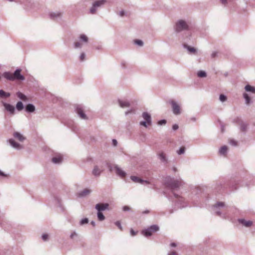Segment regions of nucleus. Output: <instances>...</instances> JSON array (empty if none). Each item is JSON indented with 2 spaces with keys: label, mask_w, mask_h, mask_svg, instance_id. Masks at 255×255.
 I'll return each mask as SVG.
<instances>
[{
  "label": "nucleus",
  "mask_w": 255,
  "mask_h": 255,
  "mask_svg": "<svg viewBox=\"0 0 255 255\" xmlns=\"http://www.w3.org/2000/svg\"><path fill=\"white\" fill-rule=\"evenodd\" d=\"M164 183L166 186L169 188L174 197L176 198L175 200V205L178 208H182L186 206V203L184 201V199L175 193V191L178 190L184 184V181L180 178L174 179V178L168 176L165 178Z\"/></svg>",
  "instance_id": "f257e3e1"
},
{
  "label": "nucleus",
  "mask_w": 255,
  "mask_h": 255,
  "mask_svg": "<svg viewBox=\"0 0 255 255\" xmlns=\"http://www.w3.org/2000/svg\"><path fill=\"white\" fill-rule=\"evenodd\" d=\"M174 28L176 32L188 30L189 28V22L183 19L178 20L175 23Z\"/></svg>",
  "instance_id": "f03ea898"
},
{
  "label": "nucleus",
  "mask_w": 255,
  "mask_h": 255,
  "mask_svg": "<svg viewBox=\"0 0 255 255\" xmlns=\"http://www.w3.org/2000/svg\"><path fill=\"white\" fill-rule=\"evenodd\" d=\"M106 0H98L93 2L92 5L90 9V13L94 14L96 13L97 10L103 6L106 3Z\"/></svg>",
  "instance_id": "7ed1b4c3"
},
{
  "label": "nucleus",
  "mask_w": 255,
  "mask_h": 255,
  "mask_svg": "<svg viewBox=\"0 0 255 255\" xmlns=\"http://www.w3.org/2000/svg\"><path fill=\"white\" fill-rule=\"evenodd\" d=\"M158 230V226L156 225H151L147 229L142 230L141 233L144 236L148 237L151 236L153 233L157 231Z\"/></svg>",
  "instance_id": "20e7f679"
},
{
  "label": "nucleus",
  "mask_w": 255,
  "mask_h": 255,
  "mask_svg": "<svg viewBox=\"0 0 255 255\" xmlns=\"http://www.w3.org/2000/svg\"><path fill=\"white\" fill-rule=\"evenodd\" d=\"M169 103L171 105L172 112L175 115H179L181 113L180 105L177 102L170 100Z\"/></svg>",
  "instance_id": "39448f33"
},
{
  "label": "nucleus",
  "mask_w": 255,
  "mask_h": 255,
  "mask_svg": "<svg viewBox=\"0 0 255 255\" xmlns=\"http://www.w3.org/2000/svg\"><path fill=\"white\" fill-rule=\"evenodd\" d=\"M224 207H225V204L224 202H217L214 205H213V206L212 207V209L216 215L223 217H224V216L222 215V213H221V212L220 211V209L221 208H223Z\"/></svg>",
  "instance_id": "423d86ee"
},
{
  "label": "nucleus",
  "mask_w": 255,
  "mask_h": 255,
  "mask_svg": "<svg viewBox=\"0 0 255 255\" xmlns=\"http://www.w3.org/2000/svg\"><path fill=\"white\" fill-rule=\"evenodd\" d=\"M76 111L78 116L83 120L88 119L86 115L84 112V108L82 105H77L76 106Z\"/></svg>",
  "instance_id": "0eeeda50"
},
{
  "label": "nucleus",
  "mask_w": 255,
  "mask_h": 255,
  "mask_svg": "<svg viewBox=\"0 0 255 255\" xmlns=\"http://www.w3.org/2000/svg\"><path fill=\"white\" fill-rule=\"evenodd\" d=\"M1 103L4 107L5 110L9 112L10 115H13L14 114L15 108L13 106L4 102H2Z\"/></svg>",
  "instance_id": "6e6552de"
},
{
  "label": "nucleus",
  "mask_w": 255,
  "mask_h": 255,
  "mask_svg": "<svg viewBox=\"0 0 255 255\" xmlns=\"http://www.w3.org/2000/svg\"><path fill=\"white\" fill-rule=\"evenodd\" d=\"M8 142L12 147L16 149L19 150L23 148V146L22 145L17 143L12 138L9 139L8 140Z\"/></svg>",
  "instance_id": "1a4fd4ad"
},
{
  "label": "nucleus",
  "mask_w": 255,
  "mask_h": 255,
  "mask_svg": "<svg viewBox=\"0 0 255 255\" xmlns=\"http://www.w3.org/2000/svg\"><path fill=\"white\" fill-rule=\"evenodd\" d=\"M109 204L108 203H99L95 206V209L98 211L102 212L109 210Z\"/></svg>",
  "instance_id": "9d476101"
},
{
  "label": "nucleus",
  "mask_w": 255,
  "mask_h": 255,
  "mask_svg": "<svg viewBox=\"0 0 255 255\" xmlns=\"http://www.w3.org/2000/svg\"><path fill=\"white\" fill-rule=\"evenodd\" d=\"M103 171L104 168L103 166L99 167L98 165H95L92 170V174L95 176H99Z\"/></svg>",
  "instance_id": "9b49d317"
},
{
  "label": "nucleus",
  "mask_w": 255,
  "mask_h": 255,
  "mask_svg": "<svg viewBox=\"0 0 255 255\" xmlns=\"http://www.w3.org/2000/svg\"><path fill=\"white\" fill-rule=\"evenodd\" d=\"M49 15L51 19L53 20H56L59 18H61L62 15V12L59 11L50 12L49 14Z\"/></svg>",
  "instance_id": "f8f14e48"
},
{
  "label": "nucleus",
  "mask_w": 255,
  "mask_h": 255,
  "mask_svg": "<svg viewBox=\"0 0 255 255\" xmlns=\"http://www.w3.org/2000/svg\"><path fill=\"white\" fill-rule=\"evenodd\" d=\"M21 70L16 69L13 74V81L15 79L23 81L25 79L24 77L20 74Z\"/></svg>",
  "instance_id": "ddd939ff"
},
{
  "label": "nucleus",
  "mask_w": 255,
  "mask_h": 255,
  "mask_svg": "<svg viewBox=\"0 0 255 255\" xmlns=\"http://www.w3.org/2000/svg\"><path fill=\"white\" fill-rule=\"evenodd\" d=\"M158 159L164 164H166L168 163V158L166 154L163 151L160 152L158 154Z\"/></svg>",
  "instance_id": "4468645a"
},
{
  "label": "nucleus",
  "mask_w": 255,
  "mask_h": 255,
  "mask_svg": "<svg viewBox=\"0 0 255 255\" xmlns=\"http://www.w3.org/2000/svg\"><path fill=\"white\" fill-rule=\"evenodd\" d=\"M238 222L240 224L247 228L251 227L253 224L252 221H247L244 219H239Z\"/></svg>",
  "instance_id": "2eb2a0df"
},
{
  "label": "nucleus",
  "mask_w": 255,
  "mask_h": 255,
  "mask_svg": "<svg viewBox=\"0 0 255 255\" xmlns=\"http://www.w3.org/2000/svg\"><path fill=\"white\" fill-rule=\"evenodd\" d=\"M114 168L116 170V173L119 176L122 178L125 177L127 173L124 170H123L120 167H119L117 165H115Z\"/></svg>",
  "instance_id": "dca6fc26"
},
{
  "label": "nucleus",
  "mask_w": 255,
  "mask_h": 255,
  "mask_svg": "<svg viewBox=\"0 0 255 255\" xmlns=\"http://www.w3.org/2000/svg\"><path fill=\"white\" fill-rule=\"evenodd\" d=\"M52 202L57 207H61V200L58 196H54L51 199Z\"/></svg>",
  "instance_id": "f3484780"
},
{
  "label": "nucleus",
  "mask_w": 255,
  "mask_h": 255,
  "mask_svg": "<svg viewBox=\"0 0 255 255\" xmlns=\"http://www.w3.org/2000/svg\"><path fill=\"white\" fill-rule=\"evenodd\" d=\"M13 136L15 138L18 140L20 142L23 141L26 139L25 136L17 131L14 132L13 133Z\"/></svg>",
  "instance_id": "a211bd4d"
},
{
  "label": "nucleus",
  "mask_w": 255,
  "mask_h": 255,
  "mask_svg": "<svg viewBox=\"0 0 255 255\" xmlns=\"http://www.w3.org/2000/svg\"><path fill=\"white\" fill-rule=\"evenodd\" d=\"M142 117L145 120V121L148 123V125H151L152 120L151 115L146 112H144L142 114Z\"/></svg>",
  "instance_id": "6ab92c4d"
},
{
  "label": "nucleus",
  "mask_w": 255,
  "mask_h": 255,
  "mask_svg": "<svg viewBox=\"0 0 255 255\" xmlns=\"http://www.w3.org/2000/svg\"><path fill=\"white\" fill-rule=\"evenodd\" d=\"M62 156L60 154L57 155L52 158V161L54 163L60 164L62 161Z\"/></svg>",
  "instance_id": "aec40b11"
},
{
  "label": "nucleus",
  "mask_w": 255,
  "mask_h": 255,
  "mask_svg": "<svg viewBox=\"0 0 255 255\" xmlns=\"http://www.w3.org/2000/svg\"><path fill=\"white\" fill-rule=\"evenodd\" d=\"M183 47L185 49H186L188 50L189 54H195L196 53V49L192 47H191L190 46H188L187 44H183Z\"/></svg>",
  "instance_id": "412c9836"
},
{
  "label": "nucleus",
  "mask_w": 255,
  "mask_h": 255,
  "mask_svg": "<svg viewBox=\"0 0 255 255\" xmlns=\"http://www.w3.org/2000/svg\"><path fill=\"white\" fill-rule=\"evenodd\" d=\"M35 110V107L32 104H28L25 107V111L27 113H33Z\"/></svg>",
  "instance_id": "4be33fe9"
},
{
  "label": "nucleus",
  "mask_w": 255,
  "mask_h": 255,
  "mask_svg": "<svg viewBox=\"0 0 255 255\" xmlns=\"http://www.w3.org/2000/svg\"><path fill=\"white\" fill-rule=\"evenodd\" d=\"M2 76L9 81H13V74L9 72H5L2 74Z\"/></svg>",
  "instance_id": "5701e85b"
},
{
  "label": "nucleus",
  "mask_w": 255,
  "mask_h": 255,
  "mask_svg": "<svg viewBox=\"0 0 255 255\" xmlns=\"http://www.w3.org/2000/svg\"><path fill=\"white\" fill-rule=\"evenodd\" d=\"M91 190L89 189H84L83 190L79 193V196L82 197H85L87 195L90 194L91 193Z\"/></svg>",
  "instance_id": "b1692460"
},
{
  "label": "nucleus",
  "mask_w": 255,
  "mask_h": 255,
  "mask_svg": "<svg viewBox=\"0 0 255 255\" xmlns=\"http://www.w3.org/2000/svg\"><path fill=\"white\" fill-rule=\"evenodd\" d=\"M118 102L121 108H125L129 107L130 106V103L128 101H123L119 100Z\"/></svg>",
  "instance_id": "393cba45"
},
{
  "label": "nucleus",
  "mask_w": 255,
  "mask_h": 255,
  "mask_svg": "<svg viewBox=\"0 0 255 255\" xmlns=\"http://www.w3.org/2000/svg\"><path fill=\"white\" fill-rule=\"evenodd\" d=\"M245 90L248 92H250L252 94H255V87L252 86L250 85H247L245 87Z\"/></svg>",
  "instance_id": "a878e982"
},
{
  "label": "nucleus",
  "mask_w": 255,
  "mask_h": 255,
  "mask_svg": "<svg viewBox=\"0 0 255 255\" xmlns=\"http://www.w3.org/2000/svg\"><path fill=\"white\" fill-rule=\"evenodd\" d=\"M131 180L135 183H139L141 184H143V180L135 176H131Z\"/></svg>",
  "instance_id": "bb28decb"
},
{
  "label": "nucleus",
  "mask_w": 255,
  "mask_h": 255,
  "mask_svg": "<svg viewBox=\"0 0 255 255\" xmlns=\"http://www.w3.org/2000/svg\"><path fill=\"white\" fill-rule=\"evenodd\" d=\"M88 37L85 34H81L79 36V41L83 43H87L88 42Z\"/></svg>",
  "instance_id": "cd10ccee"
},
{
  "label": "nucleus",
  "mask_w": 255,
  "mask_h": 255,
  "mask_svg": "<svg viewBox=\"0 0 255 255\" xmlns=\"http://www.w3.org/2000/svg\"><path fill=\"white\" fill-rule=\"evenodd\" d=\"M243 97L245 100V103L247 105H249L252 103L251 99L248 94L247 93H243Z\"/></svg>",
  "instance_id": "c85d7f7f"
},
{
  "label": "nucleus",
  "mask_w": 255,
  "mask_h": 255,
  "mask_svg": "<svg viewBox=\"0 0 255 255\" xmlns=\"http://www.w3.org/2000/svg\"><path fill=\"white\" fill-rule=\"evenodd\" d=\"M16 95L18 98H19L20 100H22L24 102H26L28 100L27 97L20 92H18L16 93Z\"/></svg>",
  "instance_id": "c756f323"
},
{
  "label": "nucleus",
  "mask_w": 255,
  "mask_h": 255,
  "mask_svg": "<svg viewBox=\"0 0 255 255\" xmlns=\"http://www.w3.org/2000/svg\"><path fill=\"white\" fill-rule=\"evenodd\" d=\"M228 148L226 145L222 146L219 151L220 154L221 155H225L227 152Z\"/></svg>",
  "instance_id": "7c9ffc66"
},
{
  "label": "nucleus",
  "mask_w": 255,
  "mask_h": 255,
  "mask_svg": "<svg viewBox=\"0 0 255 255\" xmlns=\"http://www.w3.org/2000/svg\"><path fill=\"white\" fill-rule=\"evenodd\" d=\"M10 94L9 93H6L2 90H0V98H7L10 96Z\"/></svg>",
  "instance_id": "2f4dec72"
},
{
  "label": "nucleus",
  "mask_w": 255,
  "mask_h": 255,
  "mask_svg": "<svg viewBox=\"0 0 255 255\" xmlns=\"http://www.w3.org/2000/svg\"><path fill=\"white\" fill-rule=\"evenodd\" d=\"M16 108L17 111H21L24 108L23 105L21 101H19L17 103L16 105Z\"/></svg>",
  "instance_id": "473e14b6"
},
{
  "label": "nucleus",
  "mask_w": 255,
  "mask_h": 255,
  "mask_svg": "<svg viewBox=\"0 0 255 255\" xmlns=\"http://www.w3.org/2000/svg\"><path fill=\"white\" fill-rule=\"evenodd\" d=\"M97 217L100 221H104L105 219V217L102 212L98 211Z\"/></svg>",
  "instance_id": "72a5a7b5"
},
{
  "label": "nucleus",
  "mask_w": 255,
  "mask_h": 255,
  "mask_svg": "<svg viewBox=\"0 0 255 255\" xmlns=\"http://www.w3.org/2000/svg\"><path fill=\"white\" fill-rule=\"evenodd\" d=\"M83 46V43L79 41L75 42L74 43V47L75 48H82Z\"/></svg>",
  "instance_id": "f704fd0d"
},
{
  "label": "nucleus",
  "mask_w": 255,
  "mask_h": 255,
  "mask_svg": "<svg viewBox=\"0 0 255 255\" xmlns=\"http://www.w3.org/2000/svg\"><path fill=\"white\" fill-rule=\"evenodd\" d=\"M197 76L199 77H206L207 74L204 71H199L197 73Z\"/></svg>",
  "instance_id": "c9c22d12"
},
{
  "label": "nucleus",
  "mask_w": 255,
  "mask_h": 255,
  "mask_svg": "<svg viewBox=\"0 0 255 255\" xmlns=\"http://www.w3.org/2000/svg\"><path fill=\"white\" fill-rule=\"evenodd\" d=\"M135 44L139 46H142L143 45V42L142 40L139 39H135L133 41Z\"/></svg>",
  "instance_id": "e433bc0d"
},
{
  "label": "nucleus",
  "mask_w": 255,
  "mask_h": 255,
  "mask_svg": "<svg viewBox=\"0 0 255 255\" xmlns=\"http://www.w3.org/2000/svg\"><path fill=\"white\" fill-rule=\"evenodd\" d=\"M247 129V125L244 123H242L241 124V130L242 131H246Z\"/></svg>",
  "instance_id": "4c0bfd02"
},
{
  "label": "nucleus",
  "mask_w": 255,
  "mask_h": 255,
  "mask_svg": "<svg viewBox=\"0 0 255 255\" xmlns=\"http://www.w3.org/2000/svg\"><path fill=\"white\" fill-rule=\"evenodd\" d=\"M139 125L142 126L144 127L145 128H147L148 126H151V125H148V123L146 121H141L139 122Z\"/></svg>",
  "instance_id": "58836bf2"
},
{
  "label": "nucleus",
  "mask_w": 255,
  "mask_h": 255,
  "mask_svg": "<svg viewBox=\"0 0 255 255\" xmlns=\"http://www.w3.org/2000/svg\"><path fill=\"white\" fill-rule=\"evenodd\" d=\"M227 97L225 95H224L223 94H221L220 95L219 100L221 102H224L227 100Z\"/></svg>",
  "instance_id": "ea45409f"
},
{
  "label": "nucleus",
  "mask_w": 255,
  "mask_h": 255,
  "mask_svg": "<svg viewBox=\"0 0 255 255\" xmlns=\"http://www.w3.org/2000/svg\"><path fill=\"white\" fill-rule=\"evenodd\" d=\"M185 152V147H182L180 148V149L177 151V153L179 155L184 154Z\"/></svg>",
  "instance_id": "a19ab883"
},
{
  "label": "nucleus",
  "mask_w": 255,
  "mask_h": 255,
  "mask_svg": "<svg viewBox=\"0 0 255 255\" xmlns=\"http://www.w3.org/2000/svg\"><path fill=\"white\" fill-rule=\"evenodd\" d=\"M89 222V220L88 218H84L82 219L80 222V225H83L85 224H87Z\"/></svg>",
  "instance_id": "79ce46f5"
},
{
  "label": "nucleus",
  "mask_w": 255,
  "mask_h": 255,
  "mask_svg": "<svg viewBox=\"0 0 255 255\" xmlns=\"http://www.w3.org/2000/svg\"><path fill=\"white\" fill-rule=\"evenodd\" d=\"M41 238L43 241H47L48 240V235L46 234H43L41 236Z\"/></svg>",
  "instance_id": "37998d69"
},
{
  "label": "nucleus",
  "mask_w": 255,
  "mask_h": 255,
  "mask_svg": "<svg viewBox=\"0 0 255 255\" xmlns=\"http://www.w3.org/2000/svg\"><path fill=\"white\" fill-rule=\"evenodd\" d=\"M85 57H86L85 53L84 52L81 53L80 55V61H84L85 59Z\"/></svg>",
  "instance_id": "c03bdc74"
},
{
  "label": "nucleus",
  "mask_w": 255,
  "mask_h": 255,
  "mask_svg": "<svg viewBox=\"0 0 255 255\" xmlns=\"http://www.w3.org/2000/svg\"><path fill=\"white\" fill-rule=\"evenodd\" d=\"M166 123V121L165 120H161L158 122V125L160 126L165 125Z\"/></svg>",
  "instance_id": "a18cd8bd"
},
{
  "label": "nucleus",
  "mask_w": 255,
  "mask_h": 255,
  "mask_svg": "<svg viewBox=\"0 0 255 255\" xmlns=\"http://www.w3.org/2000/svg\"><path fill=\"white\" fill-rule=\"evenodd\" d=\"M230 144L233 146H237V142L234 139H231L230 141Z\"/></svg>",
  "instance_id": "49530a36"
},
{
  "label": "nucleus",
  "mask_w": 255,
  "mask_h": 255,
  "mask_svg": "<svg viewBox=\"0 0 255 255\" xmlns=\"http://www.w3.org/2000/svg\"><path fill=\"white\" fill-rule=\"evenodd\" d=\"M77 233L75 231H74L71 234L70 237L71 239H73L74 237H77Z\"/></svg>",
  "instance_id": "de8ad7c7"
},
{
  "label": "nucleus",
  "mask_w": 255,
  "mask_h": 255,
  "mask_svg": "<svg viewBox=\"0 0 255 255\" xmlns=\"http://www.w3.org/2000/svg\"><path fill=\"white\" fill-rule=\"evenodd\" d=\"M119 15L121 17H123L125 15H127V13L123 10L120 11L119 13Z\"/></svg>",
  "instance_id": "09e8293b"
},
{
  "label": "nucleus",
  "mask_w": 255,
  "mask_h": 255,
  "mask_svg": "<svg viewBox=\"0 0 255 255\" xmlns=\"http://www.w3.org/2000/svg\"><path fill=\"white\" fill-rule=\"evenodd\" d=\"M115 225L120 229L122 230V227L121 223L119 221H117L115 222Z\"/></svg>",
  "instance_id": "8fccbe9b"
},
{
  "label": "nucleus",
  "mask_w": 255,
  "mask_h": 255,
  "mask_svg": "<svg viewBox=\"0 0 255 255\" xmlns=\"http://www.w3.org/2000/svg\"><path fill=\"white\" fill-rule=\"evenodd\" d=\"M220 1L224 5H226L228 3V0H220Z\"/></svg>",
  "instance_id": "3c124183"
},
{
  "label": "nucleus",
  "mask_w": 255,
  "mask_h": 255,
  "mask_svg": "<svg viewBox=\"0 0 255 255\" xmlns=\"http://www.w3.org/2000/svg\"><path fill=\"white\" fill-rule=\"evenodd\" d=\"M218 55V52L216 51H213L211 56L212 58L216 57Z\"/></svg>",
  "instance_id": "603ef678"
},
{
  "label": "nucleus",
  "mask_w": 255,
  "mask_h": 255,
  "mask_svg": "<svg viewBox=\"0 0 255 255\" xmlns=\"http://www.w3.org/2000/svg\"><path fill=\"white\" fill-rule=\"evenodd\" d=\"M123 210L124 211H128L130 210V208L128 206H125L123 207Z\"/></svg>",
  "instance_id": "864d4df0"
},
{
  "label": "nucleus",
  "mask_w": 255,
  "mask_h": 255,
  "mask_svg": "<svg viewBox=\"0 0 255 255\" xmlns=\"http://www.w3.org/2000/svg\"><path fill=\"white\" fill-rule=\"evenodd\" d=\"M112 144L114 146H116L118 144V141L116 139H113L112 140Z\"/></svg>",
  "instance_id": "5fc2aeb1"
},
{
  "label": "nucleus",
  "mask_w": 255,
  "mask_h": 255,
  "mask_svg": "<svg viewBox=\"0 0 255 255\" xmlns=\"http://www.w3.org/2000/svg\"><path fill=\"white\" fill-rule=\"evenodd\" d=\"M127 63L126 61H122L121 62V66L123 68H125L126 67Z\"/></svg>",
  "instance_id": "6e6d98bb"
},
{
  "label": "nucleus",
  "mask_w": 255,
  "mask_h": 255,
  "mask_svg": "<svg viewBox=\"0 0 255 255\" xmlns=\"http://www.w3.org/2000/svg\"><path fill=\"white\" fill-rule=\"evenodd\" d=\"M130 233L131 236H134L136 235V232H135L133 229H131L130 231Z\"/></svg>",
  "instance_id": "4d7b16f0"
},
{
  "label": "nucleus",
  "mask_w": 255,
  "mask_h": 255,
  "mask_svg": "<svg viewBox=\"0 0 255 255\" xmlns=\"http://www.w3.org/2000/svg\"><path fill=\"white\" fill-rule=\"evenodd\" d=\"M178 128H179L177 124H175V125H173V126H172V129L174 130L177 129Z\"/></svg>",
  "instance_id": "13d9d810"
},
{
  "label": "nucleus",
  "mask_w": 255,
  "mask_h": 255,
  "mask_svg": "<svg viewBox=\"0 0 255 255\" xmlns=\"http://www.w3.org/2000/svg\"><path fill=\"white\" fill-rule=\"evenodd\" d=\"M6 176H7L6 174L4 173L2 171H1L0 170V176L5 177H6Z\"/></svg>",
  "instance_id": "bf43d9fd"
},
{
  "label": "nucleus",
  "mask_w": 255,
  "mask_h": 255,
  "mask_svg": "<svg viewBox=\"0 0 255 255\" xmlns=\"http://www.w3.org/2000/svg\"><path fill=\"white\" fill-rule=\"evenodd\" d=\"M168 255H177V254L175 252H172L168 253Z\"/></svg>",
  "instance_id": "052dcab7"
},
{
  "label": "nucleus",
  "mask_w": 255,
  "mask_h": 255,
  "mask_svg": "<svg viewBox=\"0 0 255 255\" xmlns=\"http://www.w3.org/2000/svg\"><path fill=\"white\" fill-rule=\"evenodd\" d=\"M149 213V211L148 210H146L143 211L142 213L144 214H148Z\"/></svg>",
  "instance_id": "680f3d73"
},
{
  "label": "nucleus",
  "mask_w": 255,
  "mask_h": 255,
  "mask_svg": "<svg viewBox=\"0 0 255 255\" xmlns=\"http://www.w3.org/2000/svg\"><path fill=\"white\" fill-rule=\"evenodd\" d=\"M170 246L172 247H175L176 246V244L175 243H172L170 244Z\"/></svg>",
  "instance_id": "e2e57ef3"
},
{
  "label": "nucleus",
  "mask_w": 255,
  "mask_h": 255,
  "mask_svg": "<svg viewBox=\"0 0 255 255\" xmlns=\"http://www.w3.org/2000/svg\"><path fill=\"white\" fill-rule=\"evenodd\" d=\"M190 121H193V122H195L196 121V119L195 117H192V118H190Z\"/></svg>",
  "instance_id": "0e129e2a"
},
{
  "label": "nucleus",
  "mask_w": 255,
  "mask_h": 255,
  "mask_svg": "<svg viewBox=\"0 0 255 255\" xmlns=\"http://www.w3.org/2000/svg\"><path fill=\"white\" fill-rule=\"evenodd\" d=\"M172 170H173V171H174V172H176V171H177V169L176 167H173L172 168Z\"/></svg>",
  "instance_id": "69168bd1"
},
{
  "label": "nucleus",
  "mask_w": 255,
  "mask_h": 255,
  "mask_svg": "<svg viewBox=\"0 0 255 255\" xmlns=\"http://www.w3.org/2000/svg\"><path fill=\"white\" fill-rule=\"evenodd\" d=\"M91 224L93 226H95V225H96V223L94 221H92L91 222Z\"/></svg>",
  "instance_id": "338daca9"
},
{
  "label": "nucleus",
  "mask_w": 255,
  "mask_h": 255,
  "mask_svg": "<svg viewBox=\"0 0 255 255\" xmlns=\"http://www.w3.org/2000/svg\"><path fill=\"white\" fill-rule=\"evenodd\" d=\"M144 183H146V184H149V182L147 180H143V184Z\"/></svg>",
  "instance_id": "774afa93"
}]
</instances>
